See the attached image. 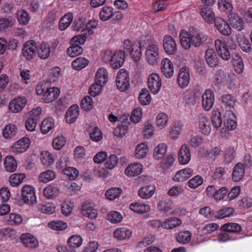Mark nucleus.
<instances>
[{
	"mask_svg": "<svg viewBox=\"0 0 252 252\" xmlns=\"http://www.w3.org/2000/svg\"><path fill=\"white\" fill-rule=\"evenodd\" d=\"M233 213L234 209L233 208H224L216 212L215 214V217L217 219H222L230 217Z\"/></svg>",
	"mask_w": 252,
	"mask_h": 252,
	"instance_id": "obj_61",
	"label": "nucleus"
},
{
	"mask_svg": "<svg viewBox=\"0 0 252 252\" xmlns=\"http://www.w3.org/2000/svg\"><path fill=\"white\" fill-rule=\"evenodd\" d=\"M26 178L24 174H13L10 176L9 182L12 187H17L21 184Z\"/></svg>",
	"mask_w": 252,
	"mask_h": 252,
	"instance_id": "obj_57",
	"label": "nucleus"
},
{
	"mask_svg": "<svg viewBox=\"0 0 252 252\" xmlns=\"http://www.w3.org/2000/svg\"><path fill=\"white\" fill-rule=\"evenodd\" d=\"M23 201L27 204L33 205L36 202V197L34 188L32 186L25 185L21 190Z\"/></svg>",
	"mask_w": 252,
	"mask_h": 252,
	"instance_id": "obj_5",
	"label": "nucleus"
},
{
	"mask_svg": "<svg viewBox=\"0 0 252 252\" xmlns=\"http://www.w3.org/2000/svg\"><path fill=\"white\" fill-rule=\"evenodd\" d=\"M23 220L21 215L17 213H11L6 219L7 223L11 226H19Z\"/></svg>",
	"mask_w": 252,
	"mask_h": 252,
	"instance_id": "obj_42",
	"label": "nucleus"
},
{
	"mask_svg": "<svg viewBox=\"0 0 252 252\" xmlns=\"http://www.w3.org/2000/svg\"><path fill=\"white\" fill-rule=\"evenodd\" d=\"M89 135L90 139L94 142H99L102 139V133L97 127L90 128Z\"/></svg>",
	"mask_w": 252,
	"mask_h": 252,
	"instance_id": "obj_58",
	"label": "nucleus"
},
{
	"mask_svg": "<svg viewBox=\"0 0 252 252\" xmlns=\"http://www.w3.org/2000/svg\"><path fill=\"white\" fill-rule=\"evenodd\" d=\"M117 88L121 92L127 90L129 87V77L128 72L124 69H120L117 73L116 78Z\"/></svg>",
	"mask_w": 252,
	"mask_h": 252,
	"instance_id": "obj_4",
	"label": "nucleus"
},
{
	"mask_svg": "<svg viewBox=\"0 0 252 252\" xmlns=\"http://www.w3.org/2000/svg\"><path fill=\"white\" fill-rule=\"evenodd\" d=\"M21 240L23 244L26 247L29 248H35L38 245L37 239L30 233L22 234L21 237Z\"/></svg>",
	"mask_w": 252,
	"mask_h": 252,
	"instance_id": "obj_21",
	"label": "nucleus"
},
{
	"mask_svg": "<svg viewBox=\"0 0 252 252\" xmlns=\"http://www.w3.org/2000/svg\"><path fill=\"white\" fill-rule=\"evenodd\" d=\"M215 25L219 32L222 35L227 36L231 34V29L230 26L221 18L217 17Z\"/></svg>",
	"mask_w": 252,
	"mask_h": 252,
	"instance_id": "obj_17",
	"label": "nucleus"
},
{
	"mask_svg": "<svg viewBox=\"0 0 252 252\" xmlns=\"http://www.w3.org/2000/svg\"><path fill=\"white\" fill-rule=\"evenodd\" d=\"M56 177V173L53 170H48L41 173L38 178L41 182L47 183L54 180Z\"/></svg>",
	"mask_w": 252,
	"mask_h": 252,
	"instance_id": "obj_52",
	"label": "nucleus"
},
{
	"mask_svg": "<svg viewBox=\"0 0 252 252\" xmlns=\"http://www.w3.org/2000/svg\"><path fill=\"white\" fill-rule=\"evenodd\" d=\"M55 126V121L52 118L44 120L41 124L40 130L42 134H46L51 130Z\"/></svg>",
	"mask_w": 252,
	"mask_h": 252,
	"instance_id": "obj_41",
	"label": "nucleus"
},
{
	"mask_svg": "<svg viewBox=\"0 0 252 252\" xmlns=\"http://www.w3.org/2000/svg\"><path fill=\"white\" fill-rule=\"evenodd\" d=\"M89 28H85L81 31L83 32L82 34H79L74 36L70 40V44H83L86 40V36L88 35H91L93 31L92 29H89Z\"/></svg>",
	"mask_w": 252,
	"mask_h": 252,
	"instance_id": "obj_24",
	"label": "nucleus"
},
{
	"mask_svg": "<svg viewBox=\"0 0 252 252\" xmlns=\"http://www.w3.org/2000/svg\"><path fill=\"white\" fill-rule=\"evenodd\" d=\"M168 116L164 113L158 114L156 119V125L160 129L165 128L168 125Z\"/></svg>",
	"mask_w": 252,
	"mask_h": 252,
	"instance_id": "obj_45",
	"label": "nucleus"
},
{
	"mask_svg": "<svg viewBox=\"0 0 252 252\" xmlns=\"http://www.w3.org/2000/svg\"><path fill=\"white\" fill-rule=\"evenodd\" d=\"M36 49L35 42L33 40H29L23 46L22 55L26 60H31L35 57Z\"/></svg>",
	"mask_w": 252,
	"mask_h": 252,
	"instance_id": "obj_8",
	"label": "nucleus"
},
{
	"mask_svg": "<svg viewBox=\"0 0 252 252\" xmlns=\"http://www.w3.org/2000/svg\"><path fill=\"white\" fill-rule=\"evenodd\" d=\"M89 64V61L83 57H78L74 60L71 63L72 68L76 70H81Z\"/></svg>",
	"mask_w": 252,
	"mask_h": 252,
	"instance_id": "obj_49",
	"label": "nucleus"
},
{
	"mask_svg": "<svg viewBox=\"0 0 252 252\" xmlns=\"http://www.w3.org/2000/svg\"><path fill=\"white\" fill-rule=\"evenodd\" d=\"M81 212L84 216L91 219H95L97 215V210L90 203H85L82 205Z\"/></svg>",
	"mask_w": 252,
	"mask_h": 252,
	"instance_id": "obj_31",
	"label": "nucleus"
},
{
	"mask_svg": "<svg viewBox=\"0 0 252 252\" xmlns=\"http://www.w3.org/2000/svg\"><path fill=\"white\" fill-rule=\"evenodd\" d=\"M188 32L190 36L191 43L195 47L199 46L203 41L206 38L203 32H201L195 29L190 30Z\"/></svg>",
	"mask_w": 252,
	"mask_h": 252,
	"instance_id": "obj_14",
	"label": "nucleus"
},
{
	"mask_svg": "<svg viewBox=\"0 0 252 252\" xmlns=\"http://www.w3.org/2000/svg\"><path fill=\"white\" fill-rule=\"evenodd\" d=\"M245 171L244 165L240 162L237 163L232 172V180L235 182L240 181L244 177Z\"/></svg>",
	"mask_w": 252,
	"mask_h": 252,
	"instance_id": "obj_32",
	"label": "nucleus"
},
{
	"mask_svg": "<svg viewBox=\"0 0 252 252\" xmlns=\"http://www.w3.org/2000/svg\"><path fill=\"white\" fill-rule=\"evenodd\" d=\"M200 13L203 20L208 24L215 23L216 17L213 10L210 8L202 6L200 9Z\"/></svg>",
	"mask_w": 252,
	"mask_h": 252,
	"instance_id": "obj_23",
	"label": "nucleus"
},
{
	"mask_svg": "<svg viewBox=\"0 0 252 252\" xmlns=\"http://www.w3.org/2000/svg\"><path fill=\"white\" fill-rule=\"evenodd\" d=\"M132 233L131 229L126 227H121L116 229L114 231V236L118 240H124L129 239Z\"/></svg>",
	"mask_w": 252,
	"mask_h": 252,
	"instance_id": "obj_29",
	"label": "nucleus"
},
{
	"mask_svg": "<svg viewBox=\"0 0 252 252\" xmlns=\"http://www.w3.org/2000/svg\"><path fill=\"white\" fill-rule=\"evenodd\" d=\"M178 159L180 164H187L190 160V152L187 145H183L180 149L178 153Z\"/></svg>",
	"mask_w": 252,
	"mask_h": 252,
	"instance_id": "obj_20",
	"label": "nucleus"
},
{
	"mask_svg": "<svg viewBox=\"0 0 252 252\" xmlns=\"http://www.w3.org/2000/svg\"><path fill=\"white\" fill-rule=\"evenodd\" d=\"M164 50L168 54L172 55L177 51V44L175 39L170 35L164 36L163 40Z\"/></svg>",
	"mask_w": 252,
	"mask_h": 252,
	"instance_id": "obj_15",
	"label": "nucleus"
},
{
	"mask_svg": "<svg viewBox=\"0 0 252 252\" xmlns=\"http://www.w3.org/2000/svg\"><path fill=\"white\" fill-rule=\"evenodd\" d=\"M44 195L48 199H53L59 194V189L54 186H49L43 190Z\"/></svg>",
	"mask_w": 252,
	"mask_h": 252,
	"instance_id": "obj_55",
	"label": "nucleus"
},
{
	"mask_svg": "<svg viewBox=\"0 0 252 252\" xmlns=\"http://www.w3.org/2000/svg\"><path fill=\"white\" fill-rule=\"evenodd\" d=\"M73 20V15L70 13L64 15L60 20L59 28L61 31L65 30L70 25Z\"/></svg>",
	"mask_w": 252,
	"mask_h": 252,
	"instance_id": "obj_50",
	"label": "nucleus"
},
{
	"mask_svg": "<svg viewBox=\"0 0 252 252\" xmlns=\"http://www.w3.org/2000/svg\"><path fill=\"white\" fill-rule=\"evenodd\" d=\"M180 40L181 46L186 50L190 48L192 45L189 32L184 30H182L180 33Z\"/></svg>",
	"mask_w": 252,
	"mask_h": 252,
	"instance_id": "obj_34",
	"label": "nucleus"
},
{
	"mask_svg": "<svg viewBox=\"0 0 252 252\" xmlns=\"http://www.w3.org/2000/svg\"><path fill=\"white\" fill-rule=\"evenodd\" d=\"M27 102V99L25 96L15 97L9 104V110L12 113H18L25 107Z\"/></svg>",
	"mask_w": 252,
	"mask_h": 252,
	"instance_id": "obj_7",
	"label": "nucleus"
},
{
	"mask_svg": "<svg viewBox=\"0 0 252 252\" xmlns=\"http://www.w3.org/2000/svg\"><path fill=\"white\" fill-rule=\"evenodd\" d=\"M211 121L213 126L216 129L219 128L222 124L221 114L218 110H214L211 113Z\"/></svg>",
	"mask_w": 252,
	"mask_h": 252,
	"instance_id": "obj_54",
	"label": "nucleus"
},
{
	"mask_svg": "<svg viewBox=\"0 0 252 252\" xmlns=\"http://www.w3.org/2000/svg\"><path fill=\"white\" fill-rule=\"evenodd\" d=\"M30 144V140L27 137H23L14 143L12 146V150L15 153H23L29 149Z\"/></svg>",
	"mask_w": 252,
	"mask_h": 252,
	"instance_id": "obj_13",
	"label": "nucleus"
},
{
	"mask_svg": "<svg viewBox=\"0 0 252 252\" xmlns=\"http://www.w3.org/2000/svg\"><path fill=\"white\" fill-rule=\"evenodd\" d=\"M113 9L111 6L103 7L99 12L100 19L103 21L109 20L113 16Z\"/></svg>",
	"mask_w": 252,
	"mask_h": 252,
	"instance_id": "obj_56",
	"label": "nucleus"
},
{
	"mask_svg": "<svg viewBox=\"0 0 252 252\" xmlns=\"http://www.w3.org/2000/svg\"><path fill=\"white\" fill-rule=\"evenodd\" d=\"M191 233L189 231H182L176 236V239L178 243L186 244L188 243L191 239Z\"/></svg>",
	"mask_w": 252,
	"mask_h": 252,
	"instance_id": "obj_59",
	"label": "nucleus"
},
{
	"mask_svg": "<svg viewBox=\"0 0 252 252\" xmlns=\"http://www.w3.org/2000/svg\"><path fill=\"white\" fill-rule=\"evenodd\" d=\"M215 45L218 54L222 60L227 61L230 59V53L222 40L220 39H216Z\"/></svg>",
	"mask_w": 252,
	"mask_h": 252,
	"instance_id": "obj_11",
	"label": "nucleus"
},
{
	"mask_svg": "<svg viewBox=\"0 0 252 252\" xmlns=\"http://www.w3.org/2000/svg\"><path fill=\"white\" fill-rule=\"evenodd\" d=\"M167 145L164 143H160L158 144L155 148L153 157L157 160H159L162 159L167 152Z\"/></svg>",
	"mask_w": 252,
	"mask_h": 252,
	"instance_id": "obj_36",
	"label": "nucleus"
},
{
	"mask_svg": "<svg viewBox=\"0 0 252 252\" xmlns=\"http://www.w3.org/2000/svg\"><path fill=\"white\" fill-rule=\"evenodd\" d=\"M143 166L138 162H134L127 166L125 171L128 177H133L139 175L142 171Z\"/></svg>",
	"mask_w": 252,
	"mask_h": 252,
	"instance_id": "obj_22",
	"label": "nucleus"
},
{
	"mask_svg": "<svg viewBox=\"0 0 252 252\" xmlns=\"http://www.w3.org/2000/svg\"><path fill=\"white\" fill-rule=\"evenodd\" d=\"M125 53L123 51H117L113 53L110 65L113 69L120 68L123 64Z\"/></svg>",
	"mask_w": 252,
	"mask_h": 252,
	"instance_id": "obj_16",
	"label": "nucleus"
},
{
	"mask_svg": "<svg viewBox=\"0 0 252 252\" xmlns=\"http://www.w3.org/2000/svg\"><path fill=\"white\" fill-rule=\"evenodd\" d=\"M36 50L38 56L42 60H46L50 56L51 49L49 44L46 42L41 43Z\"/></svg>",
	"mask_w": 252,
	"mask_h": 252,
	"instance_id": "obj_30",
	"label": "nucleus"
},
{
	"mask_svg": "<svg viewBox=\"0 0 252 252\" xmlns=\"http://www.w3.org/2000/svg\"><path fill=\"white\" fill-rule=\"evenodd\" d=\"M41 160L45 166H50L54 162L53 156L47 151H43L41 153Z\"/></svg>",
	"mask_w": 252,
	"mask_h": 252,
	"instance_id": "obj_60",
	"label": "nucleus"
},
{
	"mask_svg": "<svg viewBox=\"0 0 252 252\" xmlns=\"http://www.w3.org/2000/svg\"><path fill=\"white\" fill-rule=\"evenodd\" d=\"M118 158L116 155H111L108 158L107 157L104 163V167L108 169H113L118 163Z\"/></svg>",
	"mask_w": 252,
	"mask_h": 252,
	"instance_id": "obj_64",
	"label": "nucleus"
},
{
	"mask_svg": "<svg viewBox=\"0 0 252 252\" xmlns=\"http://www.w3.org/2000/svg\"><path fill=\"white\" fill-rule=\"evenodd\" d=\"M225 125L230 129H234L237 126L236 117L231 110H226L224 114Z\"/></svg>",
	"mask_w": 252,
	"mask_h": 252,
	"instance_id": "obj_25",
	"label": "nucleus"
},
{
	"mask_svg": "<svg viewBox=\"0 0 252 252\" xmlns=\"http://www.w3.org/2000/svg\"><path fill=\"white\" fill-rule=\"evenodd\" d=\"M96 82L105 85L106 84L108 74L106 69L104 67L99 68L96 71L95 75Z\"/></svg>",
	"mask_w": 252,
	"mask_h": 252,
	"instance_id": "obj_40",
	"label": "nucleus"
},
{
	"mask_svg": "<svg viewBox=\"0 0 252 252\" xmlns=\"http://www.w3.org/2000/svg\"><path fill=\"white\" fill-rule=\"evenodd\" d=\"M190 81L189 70L188 67H183L180 69L177 78V82L181 88H186Z\"/></svg>",
	"mask_w": 252,
	"mask_h": 252,
	"instance_id": "obj_12",
	"label": "nucleus"
},
{
	"mask_svg": "<svg viewBox=\"0 0 252 252\" xmlns=\"http://www.w3.org/2000/svg\"><path fill=\"white\" fill-rule=\"evenodd\" d=\"M79 115V108L78 105L71 106L66 113L65 119L67 123L72 124L74 123Z\"/></svg>",
	"mask_w": 252,
	"mask_h": 252,
	"instance_id": "obj_26",
	"label": "nucleus"
},
{
	"mask_svg": "<svg viewBox=\"0 0 252 252\" xmlns=\"http://www.w3.org/2000/svg\"><path fill=\"white\" fill-rule=\"evenodd\" d=\"M161 72L166 78L171 77L174 73V67L172 62L168 58H164L161 62Z\"/></svg>",
	"mask_w": 252,
	"mask_h": 252,
	"instance_id": "obj_19",
	"label": "nucleus"
},
{
	"mask_svg": "<svg viewBox=\"0 0 252 252\" xmlns=\"http://www.w3.org/2000/svg\"><path fill=\"white\" fill-rule=\"evenodd\" d=\"M198 126L201 133L205 135L210 134L211 126L209 118L204 114H200L198 118Z\"/></svg>",
	"mask_w": 252,
	"mask_h": 252,
	"instance_id": "obj_9",
	"label": "nucleus"
},
{
	"mask_svg": "<svg viewBox=\"0 0 252 252\" xmlns=\"http://www.w3.org/2000/svg\"><path fill=\"white\" fill-rule=\"evenodd\" d=\"M83 239L80 235H74L69 238L67 243L71 248H78L82 244Z\"/></svg>",
	"mask_w": 252,
	"mask_h": 252,
	"instance_id": "obj_63",
	"label": "nucleus"
},
{
	"mask_svg": "<svg viewBox=\"0 0 252 252\" xmlns=\"http://www.w3.org/2000/svg\"><path fill=\"white\" fill-rule=\"evenodd\" d=\"M3 165L5 170L10 172L15 171L17 167L16 160L12 156H8L5 157Z\"/></svg>",
	"mask_w": 252,
	"mask_h": 252,
	"instance_id": "obj_38",
	"label": "nucleus"
},
{
	"mask_svg": "<svg viewBox=\"0 0 252 252\" xmlns=\"http://www.w3.org/2000/svg\"><path fill=\"white\" fill-rule=\"evenodd\" d=\"M129 208L134 212L138 214L145 213L150 210V207L148 204H142L140 202H133L129 205Z\"/></svg>",
	"mask_w": 252,
	"mask_h": 252,
	"instance_id": "obj_37",
	"label": "nucleus"
},
{
	"mask_svg": "<svg viewBox=\"0 0 252 252\" xmlns=\"http://www.w3.org/2000/svg\"><path fill=\"white\" fill-rule=\"evenodd\" d=\"M149 148L147 143H141L137 145L135 149V156L137 158H142L146 157Z\"/></svg>",
	"mask_w": 252,
	"mask_h": 252,
	"instance_id": "obj_43",
	"label": "nucleus"
},
{
	"mask_svg": "<svg viewBox=\"0 0 252 252\" xmlns=\"http://www.w3.org/2000/svg\"><path fill=\"white\" fill-rule=\"evenodd\" d=\"M194 174V170L192 168H186L178 171L173 178L176 182H182L188 180Z\"/></svg>",
	"mask_w": 252,
	"mask_h": 252,
	"instance_id": "obj_18",
	"label": "nucleus"
},
{
	"mask_svg": "<svg viewBox=\"0 0 252 252\" xmlns=\"http://www.w3.org/2000/svg\"><path fill=\"white\" fill-rule=\"evenodd\" d=\"M232 63L236 72L240 74L243 71L244 64L241 57L238 54H236L233 55Z\"/></svg>",
	"mask_w": 252,
	"mask_h": 252,
	"instance_id": "obj_44",
	"label": "nucleus"
},
{
	"mask_svg": "<svg viewBox=\"0 0 252 252\" xmlns=\"http://www.w3.org/2000/svg\"><path fill=\"white\" fill-rule=\"evenodd\" d=\"M237 41L239 46L243 51L247 53L251 51V44L248 37L243 34H239L238 36Z\"/></svg>",
	"mask_w": 252,
	"mask_h": 252,
	"instance_id": "obj_35",
	"label": "nucleus"
},
{
	"mask_svg": "<svg viewBox=\"0 0 252 252\" xmlns=\"http://www.w3.org/2000/svg\"><path fill=\"white\" fill-rule=\"evenodd\" d=\"M175 160V156L169 155L164 158L162 159L158 164V167L164 171L166 170L173 165Z\"/></svg>",
	"mask_w": 252,
	"mask_h": 252,
	"instance_id": "obj_46",
	"label": "nucleus"
},
{
	"mask_svg": "<svg viewBox=\"0 0 252 252\" xmlns=\"http://www.w3.org/2000/svg\"><path fill=\"white\" fill-rule=\"evenodd\" d=\"M173 207V202L169 199H165L158 202V208L162 212H167L171 210Z\"/></svg>",
	"mask_w": 252,
	"mask_h": 252,
	"instance_id": "obj_48",
	"label": "nucleus"
},
{
	"mask_svg": "<svg viewBox=\"0 0 252 252\" xmlns=\"http://www.w3.org/2000/svg\"><path fill=\"white\" fill-rule=\"evenodd\" d=\"M123 48L128 51L135 62L140 60L141 55V45L139 42H133L129 39H126L124 41Z\"/></svg>",
	"mask_w": 252,
	"mask_h": 252,
	"instance_id": "obj_3",
	"label": "nucleus"
},
{
	"mask_svg": "<svg viewBox=\"0 0 252 252\" xmlns=\"http://www.w3.org/2000/svg\"><path fill=\"white\" fill-rule=\"evenodd\" d=\"M156 187L154 185H147L141 188L138 190V196L142 199L151 197L155 192Z\"/></svg>",
	"mask_w": 252,
	"mask_h": 252,
	"instance_id": "obj_27",
	"label": "nucleus"
},
{
	"mask_svg": "<svg viewBox=\"0 0 252 252\" xmlns=\"http://www.w3.org/2000/svg\"><path fill=\"white\" fill-rule=\"evenodd\" d=\"M182 221L180 219L177 218H171L166 219L163 222L162 227L165 229H173L180 225Z\"/></svg>",
	"mask_w": 252,
	"mask_h": 252,
	"instance_id": "obj_47",
	"label": "nucleus"
},
{
	"mask_svg": "<svg viewBox=\"0 0 252 252\" xmlns=\"http://www.w3.org/2000/svg\"><path fill=\"white\" fill-rule=\"evenodd\" d=\"M147 40L149 45L146 48L145 53V60L149 64L155 65L159 62L160 49L158 44L153 41V38L152 36L148 37Z\"/></svg>",
	"mask_w": 252,
	"mask_h": 252,
	"instance_id": "obj_2",
	"label": "nucleus"
},
{
	"mask_svg": "<svg viewBox=\"0 0 252 252\" xmlns=\"http://www.w3.org/2000/svg\"><path fill=\"white\" fill-rule=\"evenodd\" d=\"M205 57L209 65L214 67L218 64V58L217 55L213 49H208L206 51Z\"/></svg>",
	"mask_w": 252,
	"mask_h": 252,
	"instance_id": "obj_33",
	"label": "nucleus"
},
{
	"mask_svg": "<svg viewBox=\"0 0 252 252\" xmlns=\"http://www.w3.org/2000/svg\"><path fill=\"white\" fill-rule=\"evenodd\" d=\"M229 21L230 25L238 31H241L244 29V22L242 18L237 14H231L229 17Z\"/></svg>",
	"mask_w": 252,
	"mask_h": 252,
	"instance_id": "obj_28",
	"label": "nucleus"
},
{
	"mask_svg": "<svg viewBox=\"0 0 252 252\" xmlns=\"http://www.w3.org/2000/svg\"><path fill=\"white\" fill-rule=\"evenodd\" d=\"M36 93L41 96L45 103H50L55 100L59 96L60 91L57 87H49L44 83H40L36 88Z\"/></svg>",
	"mask_w": 252,
	"mask_h": 252,
	"instance_id": "obj_1",
	"label": "nucleus"
},
{
	"mask_svg": "<svg viewBox=\"0 0 252 252\" xmlns=\"http://www.w3.org/2000/svg\"><path fill=\"white\" fill-rule=\"evenodd\" d=\"M161 84V79L158 74L153 73L149 75L148 78V85L152 93L157 94L160 90Z\"/></svg>",
	"mask_w": 252,
	"mask_h": 252,
	"instance_id": "obj_6",
	"label": "nucleus"
},
{
	"mask_svg": "<svg viewBox=\"0 0 252 252\" xmlns=\"http://www.w3.org/2000/svg\"><path fill=\"white\" fill-rule=\"evenodd\" d=\"M122 189L119 188H113L107 190L105 193L107 199L113 200L118 197L122 192Z\"/></svg>",
	"mask_w": 252,
	"mask_h": 252,
	"instance_id": "obj_62",
	"label": "nucleus"
},
{
	"mask_svg": "<svg viewBox=\"0 0 252 252\" xmlns=\"http://www.w3.org/2000/svg\"><path fill=\"white\" fill-rule=\"evenodd\" d=\"M222 107L227 110H231L235 105V100L230 95H224L221 97Z\"/></svg>",
	"mask_w": 252,
	"mask_h": 252,
	"instance_id": "obj_53",
	"label": "nucleus"
},
{
	"mask_svg": "<svg viewBox=\"0 0 252 252\" xmlns=\"http://www.w3.org/2000/svg\"><path fill=\"white\" fill-rule=\"evenodd\" d=\"M15 22L14 19L11 16L0 18V32H4L8 29L11 28L15 24Z\"/></svg>",
	"mask_w": 252,
	"mask_h": 252,
	"instance_id": "obj_39",
	"label": "nucleus"
},
{
	"mask_svg": "<svg viewBox=\"0 0 252 252\" xmlns=\"http://www.w3.org/2000/svg\"><path fill=\"white\" fill-rule=\"evenodd\" d=\"M17 132V128L14 125H6L2 131V134L5 138L10 139L14 137Z\"/></svg>",
	"mask_w": 252,
	"mask_h": 252,
	"instance_id": "obj_51",
	"label": "nucleus"
},
{
	"mask_svg": "<svg viewBox=\"0 0 252 252\" xmlns=\"http://www.w3.org/2000/svg\"><path fill=\"white\" fill-rule=\"evenodd\" d=\"M214 102L215 97L213 92L210 90H206L201 97L203 108L206 111L210 110L214 106Z\"/></svg>",
	"mask_w": 252,
	"mask_h": 252,
	"instance_id": "obj_10",
	"label": "nucleus"
}]
</instances>
